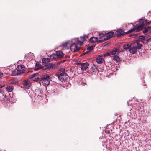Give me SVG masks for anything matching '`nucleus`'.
I'll list each match as a JSON object with an SVG mask.
<instances>
[{
    "label": "nucleus",
    "instance_id": "5701e85b",
    "mask_svg": "<svg viewBox=\"0 0 151 151\" xmlns=\"http://www.w3.org/2000/svg\"><path fill=\"white\" fill-rule=\"evenodd\" d=\"M149 27L146 28L143 31V33H149Z\"/></svg>",
    "mask_w": 151,
    "mask_h": 151
},
{
    "label": "nucleus",
    "instance_id": "9b49d317",
    "mask_svg": "<svg viewBox=\"0 0 151 151\" xmlns=\"http://www.w3.org/2000/svg\"><path fill=\"white\" fill-rule=\"evenodd\" d=\"M44 68L45 69H51L53 68V65L52 63H49L45 65Z\"/></svg>",
    "mask_w": 151,
    "mask_h": 151
},
{
    "label": "nucleus",
    "instance_id": "412c9836",
    "mask_svg": "<svg viewBox=\"0 0 151 151\" xmlns=\"http://www.w3.org/2000/svg\"><path fill=\"white\" fill-rule=\"evenodd\" d=\"M119 51V50L116 49L115 48L111 52V55H114L116 54H118V52Z\"/></svg>",
    "mask_w": 151,
    "mask_h": 151
},
{
    "label": "nucleus",
    "instance_id": "7ed1b4c3",
    "mask_svg": "<svg viewBox=\"0 0 151 151\" xmlns=\"http://www.w3.org/2000/svg\"><path fill=\"white\" fill-rule=\"evenodd\" d=\"M142 46V45L138 42H134L133 43V45L130 47L129 51L131 53L135 54L137 52V49H140Z\"/></svg>",
    "mask_w": 151,
    "mask_h": 151
},
{
    "label": "nucleus",
    "instance_id": "bb28decb",
    "mask_svg": "<svg viewBox=\"0 0 151 151\" xmlns=\"http://www.w3.org/2000/svg\"><path fill=\"white\" fill-rule=\"evenodd\" d=\"M110 54V52H108L104 54V56H106L109 55Z\"/></svg>",
    "mask_w": 151,
    "mask_h": 151
},
{
    "label": "nucleus",
    "instance_id": "b1692460",
    "mask_svg": "<svg viewBox=\"0 0 151 151\" xmlns=\"http://www.w3.org/2000/svg\"><path fill=\"white\" fill-rule=\"evenodd\" d=\"M95 70L94 68L93 67H91V68L90 69V71L91 73H93L94 71H95Z\"/></svg>",
    "mask_w": 151,
    "mask_h": 151
},
{
    "label": "nucleus",
    "instance_id": "f8f14e48",
    "mask_svg": "<svg viewBox=\"0 0 151 151\" xmlns=\"http://www.w3.org/2000/svg\"><path fill=\"white\" fill-rule=\"evenodd\" d=\"M55 54L57 58H62L64 55L63 53L61 51H57Z\"/></svg>",
    "mask_w": 151,
    "mask_h": 151
},
{
    "label": "nucleus",
    "instance_id": "a211bd4d",
    "mask_svg": "<svg viewBox=\"0 0 151 151\" xmlns=\"http://www.w3.org/2000/svg\"><path fill=\"white\" fill-rule=\"evenodd\" d=\"M50 59L52 60H56L57 57L55 54L53 53L50 56Z\"/></svg>",
    "mask_w": 151,
    "mask_h": 151
},
{
    "label": "nucleus",
    "instance_id": "39448f33",
    "mask_svg": "<svg viewBox=\"0 0 151 151\" xmlns=\"http://www.w3.org/2000/svg\"><path fill=\"white\" fill-rule=\"evenodd\" d=\"M114 35L115 34L114 32H113L112 31H111L105 34L103 33H99V36L100 38H101V37H104V36H107V37L106 38L104 37V38H103L104 41L114 36Z\"/></svg>",
    "mask_w": 151,
    "mask_h": 151
},
{
    "label": "nucleus",
    "instance_id": "c85d7f7f",
    "mask_svg": "<svg viewBox=\"0 0 151 151\" xmlns=\"http://www.w3.org/2000/svg\"><path fill=\"white\" fill-rule=\"evenodd\" d=\"M3 76V74L0 72V78H1Z\"/></svg>",
    "mask_w": 151,
    "mask_h": 151
},
{
    "label": "nucleus",
    "instance_id": "6ab92c4d",
    "mask_svg": "<svg viewBox=\"0 0 151 151\" xmlns=\"http://www.w3.org/2000/svg\"><path fill=\"white\" fill-rule=\"evenodd\" d=\"M11 74L12 76H15L20 74L17 69H15L13 71H12L11 72Z\"/></svg>",
    "mask_w": 151,
    "mask_h": 151
},
{
    "label": "nucleus",
    "instance_id": "7c9ffc66",
    "mask_svg": "<svg viewBox=\"0 0 151 151\" xmlns=\"http://www.w3.org/2000/svg\"><path fill=\"white\" fill-rule=\"evenodd\" d=\"M41 97L42 96L41 95H40V96Z\"/></svg>",
    "mask_w": 151,
    "mask_h": 151
},
{
    "label": "nucleus",
    "instance_id": "f257e3e1",
    "mask_svg": "<svg viewBox=\"0 0 151 151\" xmlns=\"http://www.w3.org/2000/svg\"><path fill=\"white\" fill-rule=\"evenodd\" d=\"M82 44V42L80 41H78L76 42V43L71 44V42L70 41L67 42L63 44V46L67 49L71 47H74V51L76 52L78 50L81 45Z\"/></svg>",
    "mask_w": 151,
    "mask_h": 151
},
{
    "label": "nucleus",
    "instance_id": "a878e982",
    "mask_svg": "<svg viewBox=\"0 0 151 151\" xmlns=\"http://www.w3.org/2000/svg\"><path fill=\"white\" fill-rule=\"evenodd\" d=\"M37 74H38L37 73L33 74L32 75L30 76L29 77L30 78H33V77L35 76Z\"/></svg>",
    "mask_w": 151,
    "mask_h": 151
},
{
    "label": "nucleus",
    "instance_id": "1a4fd4ad",
    "mask_svg": "<svg viewBox=\"0 0 151 151\" xmlns=\"http://www.w3.org/2000/svg\"><path fill=\"white\" fill-rule=\"evenodd\" d=\"M81 68L82 70H86L88 68L89 64L87 62L82 63L80 64Z\"/></svg>",
    "mask_w": 151,
    "mask_h": 151
},
{
    "label": "nucleus",
    "instance_id": "393cba45",
    "mask_svg": "<svg viewBox=\"0 0 151 151\" xmlns=\"http://www.w3.org/2000/svg\"><path fill=\"white\" fill-rule=\"evenodd\" d=\"M40 78L39 77H37V78H35L33 79V80L34 81H40Z\"/></svg>",
    "mask_w": 151,
    "mask_h": 151
},
{
    "label": "nucleus",
    "instance_id": "423d86ee",
    "mask_svg": "<svg viewBox=\"0 0 151 151\" xmlns=\"http://www.w3.org/2000/svg\"><path fill=\"white\" fill-rule=\"evenodd\" d=\"M31 85V82L28 79L23 81L21 84V87L26 89L29 88Z\"/></svg>",
    "mask_w": 151,
    "mask_h": 151
},
{
    "label": "nucleus",
    "instance_id": "f03ea898",
    "mask_svg": "<svg viewBox=\"0 0 151 151\" xmlns=\"http://www.w3.org/2000/svg\"><path fill=\"white\" fill-rule=\"evenodd\" d=\"M139 23V25L134 27L132 29L129 30L127 31V32L131 33L133 31H138L142 29L145 24H149V23L145 19L140 20Z\"/></svg>",
    "mask_w": 151,
    "mask_h": 151
},
{
    "label": "nucleus",
    "instance_id": "cd10ccee",
    "mask_svg": "<svg viewBox=\"0 0 151 151\" xmlns=\"http://www.w3.org/2000/svg\"><path fill=\"white\" fill-rule=\"evenodd\" d=\"M149 33L151 34V27L149 26Z\"/></svg>",
    "mask_w": 151,
    "mask_h": 151
},
{
    "label": "nucleus",
    "instance_id": "20e7f679",
    "mask_svg": "<svg viewBox=\"0 0 151 151\" xmlns=\"http://www.w3.org/2000/svg\"><path fill=\"white\" fill-rule=\"evenodd\" d=\"M40 84L45 86H47L49 84L50 77L49 75H45L41 77Z\"/></svg>",
    "mask_w": 151,
    "mask_h": 151
},
{
    "label": "nucleus",
    "instance_id": "aec40b11",
    "mask_svg": "<svg viewBox=\"0 0 151 151\" xmlns=\"http://www.w3.org/2000/svg\"><path fill=\"white\" fill-rule=\"evenodd\" d=\"M131 46V43L127 44L123 46V48L125 50L129 49L130 47Z\"/></svg>",
    "mask_w": 151,
    "mask_h": 151
},
{
    "label": "nucleus",
    "instance_id": "dca6fc26",
    "mask_svg": "<svg viewBox=\"0 0 151 151\" xmlns=\"http://www.w3.org/2000/svg\"><path fill=\"white\" fill-rule=\"evenodd\" d=\"M14 88V87L11 85L8 86L6 88V90L9 92H12Z\"/></svg>",
    "mask_w": 151,
    "mask_h": 151
},
{
    "label": "nucleus",
    "instance_id": "6e6552de",
    "mask_svg": "<svg viewBox=\"0 0 151 151\" xmlns=\"http://www.w3.org/2000/svg\"><path fill=\"white\" fill-rule=\"evenodd\" d=\"M102 38L101 40H98V38L95 37H91L89 39L90 41L91 42H97L98 43H101L103 42L104 41L102 37H101Z\"/></svg>",
    "mask_w": 151,
    "mask_h": 151
},
{
    "label": "nucleus",
    "instance_id": "2eb2a0df",
    "mask_svg": "<svg viewBox=\"0 0 151 151\" xmlns=\"http://www.w3.org/2000/svg\"><path fill=\"white\" fill-rule=\"evenodd\" d=\"M67 76L66 73H60L59 76L58 78L61 80H64L65 79V77Z\"/></svg>",
    "mask_w": 151,
    "mask_h": 151
},
{
    "label": "nucleus",
    "instance_id": "c756f323",
    "mask_svg": "<svg viewBox=\"0 0 151 151\" xmlns=\"http://www.w3.org/2000/svg\"><path fill=\"white\" fill-rule=\"evenodd\" d=\"M81 38H83V41H85V39L84 38V37H81Z\"/></svg>",
    "mask_w": 151,
    "mask_h": 151
},
{
    "label": "nucleus",
    "instance_id": "0eeeda50",
    "mask_svg": "<svg viewBox=\"0 0 151 151\" xmlns=\"http://www.w3.org/2000/svg\"><path fill=\"white\" fill-rule=\"evenodd\" d=\"M17 69L20 74L25 73L26 68L24 66L22 65H18L17 67Z\"/></svg>",
    "mask_w": 151,
    "mask_h": 151
},
{
    "label": "nucleus",
    "instance_id": "f3484780",
    "mask_svg": "<svg viewBox=\"0 0 151 151\" xmlns=\"http://www.w3.org/2000/svg\"><path fill=\"white\" fill-rule=\"evenodd\" d=\"M93 46H92L90 47H88L87 48V51L86 52L84 51L85 52L84 53V54L88 53L91 52L93 50Z\"/></svg>",
    "mask_w": 151,
    "mask_h": 151
},
{
    "label": "nucleus",
    "instance_id": "4468645a",
    "mask_svg": "<svg viewBox=\"0 0 151 151\" xmlns=\"http://www.w3.org/2000/svg\"><path fill=\"white\" fill-rule=\"evenodd\" d=\"M42 64L43 65H45L47 63L50 61V59L48 58H44L42 60Z\"/></svg>",
    "mask_w": 151,
    "mask_h": 151
},
{
    "label": "nucleus",
    "instance_id": "9d476101",
    "mask_svg": "<svg viewBox=\"0 0 151 151\" xmlns=\"http://www.w3.org/2000/svg\"><path fill=\"white\" fill-rule=\"evenodd\" d=\"M128 33L127 32L125 33L121 29L117 30L116 32V34L117 36L118 37L122 36L125 34H127Z\"/></svg>",
    "mask_w": 151,
    "mask_h": 151
},
{
    "label": "nucleus",
    "instance_id": "4be33fe9",
    "mask_svg": "<svg viewBox=\"0 0 151 151\" xmlns=\"http://www.w3.org/2000/svg\"><path fill=\"white\" fill-rule=\"evenodd\" d=\"M113 59L116 62H119L120 60L119 57L117 55H115L113 57Z\"/></svg>",
    "mask_w": 151,
    "mask_h": 151
},
{
    "label": "nucleus",
    "instance_id": "ddd939ff",
    "mask_svg": "<svg viewBox=\"0 0 151 151\" xmlns=\"http://www.w3.org/2000/svg\"><path fill=\"white\" fill-rule=\"evenodd\" d=\"M104 60V58L101 56H98L96 59V61L98 63H103Z\"/></svg>",
    "mask_w": 151,
    "mask_h": 151
}]
</instances>
